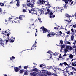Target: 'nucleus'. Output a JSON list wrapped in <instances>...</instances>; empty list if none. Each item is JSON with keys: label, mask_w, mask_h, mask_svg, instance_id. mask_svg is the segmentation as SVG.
Instances as JSON below:
<instances>
[{"label": "nucleus", "mask_w": 76, "mask_h": 76, "mask_svg": "<svg viewBox=\"0 0 76 76\" xmlns=\"http://www.w3.org/2000/svg\"><path fill=\"white\" fill-rule=\"evenodd\" d=\"M44 10L42 9H40L39 10V13H40V14H44Z\"/></svg>", "instance_id": "8"}, {"label": "nucleus", "mask_w": 76, "mask_h": 76, "mask_svg": "<svg viewBox=\"0 0 76 76\" xmlns=\"http://www.w3.org/2000/svg\"><path fill=\"white\" fill-rule=\"evenodd\" d=\"M71 31L72 34H75L76 33V30H73V28H72V29H71Z\"/></svg>", "instance_id": "7"}, {"label": "nucleus", "mask_w": 76, "mask_h": 76, "mask_svg": "<svg viewBox=\"0 0 76 76\" xmlns=\"http://www.w3.org/2000/svg\"><path fill=\"white\" fill-rule=\"evenodd\" d=\"M73 39H74V36L72 35L71 37V39L72 41H73Z\"/></svg>", "instance_id": "24"}, {"label": "nucleus", "mask_w": 76, "mask_h": 76, "mask_svg": "<svg viewBox=\"0 0 76 76\" xmlns=\"http://www.w3.org/2000/svg\"><path fill=\"white\" fill-rule=\"evenodd\" d=\"M28 67H29L28 66H25L24 67V69H26L27 68H28Z\"/></svg>", "instance_id": "42"}, {"label": "nucleus", "mask_w": 76, "mask_h": 76, "mask_svg": "<svg viewBox=\"0 0 76 76\" xmlns=\"http://www.w3.org/2000/svg\"><path fill=\"white\" fill-rule=\"evenodd\" d=\"M38 10V8H34V10H33V14H36L37 15V11Z\"/></svg>", "instance_id": "4"}, {"label": "nucleus", "mask_w": 76, "mask_h": 76, "mask_svg": "<svg viewBox=\"0 0 76 76\" xmlns=\"http://www.w3.org/2000/svg\"><path fill=\"white\" fill-rule=\"evenodd\" d=\"M67 44H70V42H66V43Z\"/></svg>", "instance_id": "43"}, {"label": "nucleus", "mask_w": 76, "mask_h": 76, "mask_svg": "<svg viewBox=\"0 0 76 76\" xmlns=\"http://www.w3.org/2000/svg\"><path fill=\"white\" fill-rule=\"evenodd\" d=\"M34 4H31V7H31V8H32V7H34Z\"/></svg>", "instance_id": "52"}, {"label": "nucleus", "mask_w": 76, "mask_h": 76, "mask_svg": "<svg viewBox=\"0 0 76 76\" xmlns=\"http://www.w3.org/2000/svg\"><path fill=\"white\" fill-rule=\"evenodd\" d=\"M67 6H66V5H65V6H64V9H66L67 7Z\"/></svg>", "instance_id": "51"}, {"label": "nucleus", "mask_w": 76, "mask_h": 76, "mask_svg": "<svg viewBox=\"0 0 76 76\" xmlns=\"http://www.w3.org/2000/svg\"><path fill=\"white\" fill-rule=\"evenodd\" d=\"M70 68V66H68L67 67H66V68H65L64 70H66V71H65V72L66 73V74L68 73V71L69 70V69Z\"/></svg>", "instance_id": "9"}, {"label": "nucleus", "mask_w": 76, "mask_h": 76, "mask_svg": "<svg viewBox=\"0 0 76 76\" xmlns=\"http://www.w3.org/2000/svg\"><path fill=\"white\" fill-rule=\"evenodd\" d=\"M38 20H39V21H40V22H42L41 19V18H39L38 19Z\"/></svg>", "instance_id": "46"}, {"label": "nucleus", "mask_w": 76, "mask_h": 76, "mask_svg": "<svg viewBox=\"0 0 76 76\" xmlns=\"http://www.w3.org/2000/svg\"><path fill=\"white\" fill-rule=\"evenodd\" d=\"M42 10H44L45 12H46L47 11V10H46V9L45 8H42Z\"/></svg>", "instance_id": "56"}, {"label": "nucleus", "mask_w": 76, "mask_h": 76, "mask_svg": "<svg viewBox=\"0 0 76 76\" xmlns=\"http://www.w3.org/2000/svg\"><path fill=\"white\" fill-rule=\"evenodd\" d=\"M43 73L45 75H48L49 76H53V74L51 73L50 72H48L47 71H44Z\"/></svg>", "instance_id": "2"}, {"label": "nucleus", "mask_w": 76, "mask_h": 76, "mask_svg": "<svg viewBox=\"0 0 76 76\" xmlns=\"http://www.w3.org/2000/svg\"><path fill=\"white\" fill-rule=\"evenodd\" d=\"M46 32H48V33H49V32H50V30H46Z\"/></svg>", "instance_id": "54"}, {"label": "nucleus", "mask_w": 76, "mask_h": 76, "mask_svg": "<svg viewBox=\"0 0 76 76\" xmlns=\"http://www.w3.org/2000/svg\"><path fill=\"white\" fill-rule=\"evenodd\" d=\"M50 13L49 12H46L45 13V15H48Z\"/></svg>", "instance_id": "57"}, {"label": "nucleus", "mask_w": 76, "mask_h": 76, "mask_svg": "<svg viewBox=\"0 0 76 76\" xmlns=\"http://www.w3.org/2000/svg\"><path fill=\"white\" fill-rule=\"evenodd\" d=\"M59 35H61V34H63L62 33V32H61V31H60L59 32Z\"/></svg>", "instance_id": "41"}, {"label": "nucleus", "mask_w": 76, "mask_h": 76, "mask_svg": "<svg viewBox=\"0 0 76 76\" xmlns=\"http://www.w3.org/2000/svg\"><path fill=\"white\" fill-rule=\"evenodd\" d=\"M31 74L32 75H35V72H31Z\"/></svg>", "instance_id": "59"}, {"label": "nucleus", "mask_w": 76, "mask_h": 76, "mask_svg": "<svg viewBox=\"0 0 76 76\" xmlns=\"http://www.w3.org/2000/svg\"><path fill=\"white\" fill-rule=\"evenodd\" d=\"M23 15H20V17H19L18 19H19L20 20H22L23 19Z\"/></svg>", "instance_id": "10"}, {"label": "nucleus", "mask_w": 76, "mask_h": 76, "mask_svg": "<svg viewBox=\"0 0 76 76\" xmlns=\"http://www.w3.org/2000/svg\"><path fill=\"white\" fill-rule=\"evenodd\" d=\"M31 2L33 4H34L35 3V0H32L31 1Z\"/></svg>", "instance_id": "45"}, {"label": "nucleus", "mask_w": 76, "mask_h": 76, "mask_svg": "<svg viewBox=\"0 0 76 76\" xmlns=\"http://www.w3.org/2000/svg\"><path fill=\"white\" fill-rule=\"evenodd\" d=\"M70 51V50H69L66 49L65 50V53H67V51Z\"/></svg>", "instance_id": "47"}, {"label": "nucleus", "mask_w": 76, "mask_h": 76, "mask_svg": "<svg viewBox=\"0 0 76 76\" xmlns=\"http://www.w3.org/2000/svg\"><path fill=\"white\" fill-rule=\"evenodd\" d=\"M33 71H35V72H38V69L37 68H35L33 69Z\"/></svg>", "instance_id": "26"}, {"label": "nucleus", "mask_w": 76, "mask_h": 76, "mask_svg": "<svg viewBox=\"0 0 76 76\" xmlns=\"http://www.w3.org/2000/svg\"><path fill=\"white\" fill-rule=\"evenodd\" d=\"M32 47H34V48H35L37 47V45H36L35 44H34L33 45Z\"/></svg>", "instance_id": "36"}, {"label": "nucleus", "mask_w": 76, "mask_h": 76, "mask_svg": "<svg viewBox=\"0 0 76 76\" xmlns=\"http://www.w3.org/2000/svg\"><path fill=\"white\" fill-rule=\"evenodd\" d=\"M49 68L50 69H54V66H50L49 67Z\"/></svg>", "instance_id": "32"}, {"label": "nucleus", "mask_w": 76, "mask_h": 76, "mask_svg": "<svg viewBox=\"0 0 76 76\" xmlns=\"http://www.w3.org/2000/svg\"><path fill=\"white\" fill-rule=\"evenodd\" d=\"M47 29H46L45 28L43 27V33H46V32L47 31Z\"/></svg>", "instance_id": "16"}, {"label": "nucleus", "mask_w": 76, "mask_h": 76, "mask_svg": "<svg viewBox=\"0 0 76 76\" xmlns=\"http://www.w3.org/2000/svg\"><path fill=\"white\" fill-rule=\"evenodd\" d=\"M25 72V70L21 69L19 71V73H21V74H22V73H23V72Z\"/></svg>", "instance_id": "19"}, {"label": "nucleus", "mask_w": 76, "mask_h": 76, "mask_svg": "<svg viewBox=\"0 0 76 76\" xmlns=\"http://www.w3.org/2000/svg\"><path fill=\"white\" fill-rule=\"evenodd\" d=\"M14 22L15 23H20V22H19V20H17L16 18L15 21H14Z\"/></svg>", "instance_id": "15"}, {"label": "nucleus", "mask_w": 76, "mask_h": 76, "mask_svg": "<svg viewBox=\"0 0 76 76\" xmlns=\"http://www.w3.org/2000/svg\"><path fill=\"white\" fill-rule=\"evenodd\" d=\"M47 37H51V34L49 33L47 35Z\"/></svg>", "instance_id": "40"}, {"label": "nucleus", "mask_w": 76, "mask_h": 76, "mask_svg": "<svg viewBox=\"0 0 76 76\" xmlns=\"http://www.w3.org/2000/svg\"><path fill=\"white\" fill-rule=\"evenodd\" d=\"M13 39H15V37L12 36L10 39H9V38L8 37V40H6V42H8L9 41V42H11L13 43V42H14V40Z\"/></svg>", "instance_id": "1"}, {"label": "nucleus", "mask_w": 76, "mask_h": 76, "mask_svg": "<svg viewBox=\"0 0 76 76\" xmlns=\"http://www.w3.org/2000/svg\"><path fill=\"white\" fill-rule=\"evenodd\" d=\"M58 9H61L59 10L58 11L59 12H62V10H63V9L61 8H58Z\"/></svg>", "instance_id": "35"}, {"label": "nucleus", "mask_w": 76, "mask_h": 76, "mask_svg": "<svg viewBox=\"0 0 76 76\" xmlns=\"http://www.w3.org/2000/svg\"><path fill=\"white\" fill-rule=\"evenodd\" d=\"M60 66H62V67H63V64H62V63H60V64H59Z\"/></svg>", "instance_id": "61"}, {"label": "nucleus", "mask_w": 76, "mask_h": 76, "mask_svg": "<svg viewBox=\"0 0 76 76\" xmlns=\"http://www.w3.org/2000/svg\"><path fill=\"white\" fill-rule=\"evenodd\" d=\"M49 15L50 16V18H55V15H53V13L52 12H50L49 13Z\"/></svg>", "instance_id": "6"}, {"label": "nucleus", "mask_w": 76, "mask_h": 76, "mask_svg": "<svg viewBox=\"0 0 76 76\" xmlns=\"http://www.w3.org/2000/svg\"><path fill=\"white\" fill-rule=\"evenodd\" d=\"M65 15L66 17H67V18H70V17H71L68 14H65Z\"/></svg>", "instance_id": "21"}, {"label": "nucleus", "mask_w": 76, "mask_h": 76, "mask_svg": "<svg viewBox=\"0 0 76 76\" xmlns=\"http://www.w3.org/2000/svg\"><path fill=\"white\" fill-rule=\"evenodd\" d=\"M70 75H73V72H70Z\"/></svg>", "instance_id": "63"}, {"label": "nucleus", "mask_w": 76, "mask_h": 76, "mask_svg": "<svg viewBox=\"0 0 76 76\" xmlns=\"http://www.w3.org/2000/svg\"><path fill=\"white\" fill-rule=\"evenodd\" d=\"M51 53H52V52L50 51V50L48 51L47 52V53H49V54H50V55L52 57V54H51Z\"/></svg>", "instance_id": "18"}, {"label": "nucleus", "mask_w": 76, "mask_h": 76, "mask_svg": "<svg viewBox=\"0 0 76 76\" xmlns=\"http://www.w3.org/2000/svg\"><path fill=\"white\" fill-rule=\"evenodd\" d=\"M61 44V45L63 44V42L62 40H61L60 41V42L59 43V44Z\"/></svg>", "instance_id": "28"}, {"label": "nucleus", "mask_w": 76, "mask_h": 76, "mask_svg": "<svg viewBox=\"0 0 76 76\" xmlns=\"http://www.w3.org/2000/svg\"><path fill=\"white\" fill-rule=\"evenodd\" d=\"M3 42H4L3 40V39H2L1 38H0V44L3 43Z\"/></svg>", "instance_id": "23"}, {"label": "nucleus", "mask_w": 76, "mask_h": 76, "mask_svg": "<svg viewBox=\"0 0 76 76\" xmlns=\"http://www.w3.org/2000/svg\"><path fill=\"white\" fill-rule=\"evenodd\" d=\"M73 27L75 28L76 27V24L73 25Z\"/></svg>", "instance_id": "58"}, {"label": "nucleus", "mask_w": 76, "mask_h": 76, "mask_svg": "<svg viewBox=\"0 0 76 76\" xmlns=\"http://www.w3.org/2000/svg\"><path fill=\"white\" fill-rule=\"evenodd\" d=\"M30 1H30V0H27V3H29V2H30Z\"/></svg>", "instance_id": "64"}, {"label": "nucleus", "mask_w": 76, "mask_h": 76, "mask_svg": "<svg viewBox=\"0 0 76 76\" xmlns=\"http://www.w3.org/2000/svg\"><path fill=\"white\" fill-rule=\"evenodd\" d=\"M14 70L15 72H18L19 70V68H18V67H16L14 68Z\"/></svg>", "instance_id": "12"}, {"label": "nucleus", "mask_w": 76, "mask_h": 76, "mask_svg": "<svg viewBox=\"0 0 76 76\" xmlns=\"http://www.w3.org/2000/svg\"><path fill=\"white\" fill-rule=\"evenodd\" d=\"M1 14H2V15H4L6 13V12H1Z\"/></svg>", "instance_id": "31"}, {"label": "nucleus", "mask_w": 76, "mask_h": 76, "mask_svg": "<svg viewBox=\"0 0 76 76\" xmlns=\"http://www.w3.org/2000/svg\"><path fill=\"white\" fill-rule=\"evenodd\" d=\"M73 56H74L72 55V54H70L69 55V58L71 59L73 57Z\"/></svg>", "instance_id": "22"}, {"label": "nucleus", "mask_w": 76, "mask_h": 76, "mask_svg": "<svg viewBox=\"0 0 76 76\" xmlns=\"http://www.w3.org/2000/svg\"><path fill=\"white\" fill-rule=\"evenodd\" d=\"M10 58L11 60H13V59H15V57L13 56H12V57H10Z\"/></svg>", "instance_id": "29"}, {"label": "nucleus", "mask_w": 76, "mask_h": 76, "mask_svg": "<svg viewBox=\"0 0 76 76\" xmlns=\"http://www.w3.org/2000/svg\"><path fill=\"white\" fill-rule=\"evenodd\" d=\"M45 3V1L43 0H38L37 2V4L39 5H42Z\"/></svg>", "instance_id": "3"}, {"label": "nucleus", "mask_w": 76, "mask_h": 76, "mask_svg": "<svg viewBox=\"0 0 76 76\" xmlns=\"http://www.w3.org/2000/svg\"><path fill=\"white\" fill-rule=\"evenodd\" d=\"M51 54H53V56H56V55H57V54H56L55 53H54L53 52H52V53H51Z\"/></svg>", "instance_id": "50"}, {"label": "nucleus", "mask_w": 76, "mask_h": 76, "mask_svg": "<svg viewBox=\"0 0 76 76\" xmlns=\"http://www.w3.org/2000/svg\"><path fill=\"white\" fill-rule=\"evenodd\" d=\"M23 12L24 13H25V12H26V10L24 9H23Z\"/></svg>", "instance_id": "49"}, {"label": "nucleus", "mask_w": 76, "mask_h": 76, "mask_svg": "<svg viewBox=\"0 0 76 76\" xmlns=\"http://www.w3.org/2000/svg\"><path fill=\"white\" fill-rule=\"evenodd\" d=\"M45 5V6H50V4H49V3L48 2H45L44 3Z\"/></svg>", "instance_id": "17"}, {"label": "nucleus", "mask_w": 76, "mask_h": 76, "mask_svg": "<svg viewBox=\"0 0 76 76\" xmlns=\"http://www.w3.org/2000/svg\"><path fill=\"white\" fill-rule=\"evenodd\" d=\"M47 11L48 12H49L50 13V10L48 9L47 10Z\"/></svg>", "instance_id": "55"}, {"label": "nucleus", "mask_w": 76, "mask_h": 76, "mask_svg": "<svg viewBox=\"0 0 76 76\" xmlns=\"http://www.w3.org/2000/svg\"><path fill=\"white\" fill-rule=\"evenodd\" d=\"M0 44H1V46H2V47H4V44L3 43H0Z\"/></svg>", "instance_id": "33"}, {"label": "nucleus", "mask_w": 76, "mask_h": 76, "mask_svg": "<svg viewBox=\"0 0 76 76\" xmlns=\"http://www.w3.org/2000/svg\"><path fill=\"white\" fill-rule=\"evenodd\" d=\"M76 61H75V62H72L71 64L73 66H76Z\"/></svg>", "instance_id": "13"}, {"label": "nucleus", "mask_w": 76, "mask_h": 76, "mask_svg": "<svg viewBox=\"0 0 76 76\" xmlns=\"http://www.w3.org/2000/svg\"><path fill=\"white\" fill-rule=\"evenodd\" d=\"M61 29V27L60 26H58V27H57V29L58 31H59V30H60Z\"/></svg>", "instance_id": "25"}, {"label": "nucleus", "mask_w": 76, "mask_h": 76, "mask_svg": "<svg viewBox=\"0 0 76 76\" xmlns=\"http://www.w3.org/2000/svg\"><path fill=\"white\" fill-rule=\"evenodd\" d=\"M72 48H76V45H74L72 46Z\"/></svg>", "instance_id": "48"}, {"label": "nucleus", "mask_w": 76, "mask_h": 76, "mask_svg": "<svg viewBox=\"0 0 76 76\" xmlns=\"http://www.w3.org/2000/svg\"><path fill=\"white\" fill-rule=\"evenodd\" d=\"M66 49L69 50V51H72V48L69 45L66 46Z\"/></svg>", "instance_id": "5"}, {"label": "nucleus", "mask_w": 76, "mask_h": 76, "mask_svg": "<svg viewBox=\"0 0 76 76\" xmlns=\"http://www.w3.org/2000/svg\"><path fill=\"white\" fill-rule=\"evenodd\" d=\"M65 48V45H61V48L63 49V48Z\"/></svg>", "instance_id": "34"}, {"label": "nucleus", "mask_w": 76, "mask_h": 76, "mask_svg": "<svg viewBox=\"0 0 76 76\" xmlns=\"http://www.w3.org/2000/svg\"><path fill=\"white\" fill-rule=\"evenodd\" d=\"M0 5H1L2 6H4V4H2L1 2L0 3Z\"/></svg>", "instance_id": "53"}, {"label": "nucleus", "mask_w": 76, "mask_h": 76, "mask_svg": "<svg viewBox=\"0 0 76 76\" xmlns=\"http://www.w3.org/2000/svg\"><path fill=\"white\" fill-rule=\"evenodd\" d=\"M24 75H28V72L27 71H25L24 72Z\"/></svg>", "instance_id": "27"}, {"label": "nucleus", "mask_w": 76, "mask_h": 76, "mask_svg": "<svg viewBox=\"0 0 76 76\" xmlns=\"http://www.w3.org/2000/svg\"><path fill=\"white\" fill-rule=\"evenodd\" d=\"M73 3V1H72V2H71V4H70V6H71V5H72Z\"/></svg>", "instance_id": "62"}, {"label": "nucleus", "mask_w": 76, "mask_h": 76, "mask_svg": "<svg viewBox=\"0 0 76 76\" xmlns=\"http://www.w3.org/2000/svg\"><path fill=\"white\" fill-rule=\"evenodd\" d=\"M43 66H45V65L44 64H41L40 65V67H42Z\"/></svg>", "instance_id": "30"}, {"label": "nucleus", "mask_w": 76, "mask_h": 76, "mask_svg": "<svg viewBox=\"0 0 76 76\" xmlns=\"http://www.w3.org/2000/svg\"><path fill=\"white\" fill-rule=\"evenodd\" d=\"M56 34L55 33H54V32H52L51 34V35H52L53 36H54V35H56Z\"/></svg>", "instance_id": "37"}, {"label": "nucleus", "mask_w": 76, "mask_h": 76, "mask_svg": "<svg viewBox=\"0 0 76 76\" xmlns=\"http://www.w3.org/2000/svg\"><path fill=\"white\" fill-rule=\"evenodd\" d=\"M19 3H20V2H17V4H16L17 6H20V5L19 4Z\"/></svg>", "instance_id": "38"}, {"label": "nucleus", "mask_w": 76, "mask_h": 76, "mask_svg": "<svg viewBox=\"0 0 76 76\" xmlns=\"http://www.w3.org/2000/svg\"><path fill=\"white\" fill-rule=\"evenodd\" d=\"M68 1H69V3H70V2H72V0H67Z\"/></svg>", "instance_id": "60"}, {"label": "nucleus", "mask_w": 76, "mask_h": 76, "mask_svg": "<svg viewBox=\"0 0 76 76\" xmlns=\"http://www.w3.org/2000/svg\"><path fill=\"white\" fill-rule=\"evenodd\" d=\"M31 5H32V3L31 2H30L27 4L28 6H31Z\"/></svg>", "instance_id": "39"}, {"label": "nucleus", "mask_w": 76, "mask_h": 76, "mask_svg": "<svg viewBox=\"0 0 76 76\" xmlns=\"http://www.w3.org/2000/svg\"><path fill=\"white\" fill-rule=\"evenodd\" d=\"M65 21H67L68 23H70L72 22V20H70V18H69L67 19L66 20H65Z\"/></svg>", "instance_id": "14"}, {"label": "nucleus", "mask_w": 76, "mask_h": 76, "mask_svg": "<svg viewBox=\"0 0 76 76\" xmlns=\"http://www.w3.org/2000/svg\"><path fill=\"white\" fill-rule=\"evenodd\" d=\"M64 75L65 76H67V74H66V72H64Z\"/></svg>", "instance_id": "44"}, {"label": "nucleus", "mask_w": 76, "mask_h": 76, "mask_svg": "<svg viewBox=\"0 0 76 76\" xmlns=\"http://www.w3.org/2000/svg\"><path fill=\"white\" fill-rule=\"evenodd\" d=\"M34 9H31L30 10H28L29 12L30 13H31V14H33V13L34 12Z\"/></svg>", "instance_id": "11"}, {"label": "nucleus", "mask_w": 76, "mask_h": 76, "mask_svg": "<svg viewBox=\"0 0 76 76\" xmlns=\"http://www.w3.org/2000/svg\"><path fill=\"white\" fill-rule=\"evenodd\" d=\"M62 64H64V65H65V66L66 65L68 66H69V64H67V63L66 62H64L63 63H62Z\"/></svg>", "instance_id": "20"}]
</instances>
